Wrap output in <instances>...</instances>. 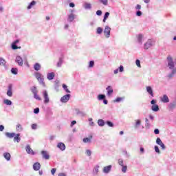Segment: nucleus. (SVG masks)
I'll return each instance as SVG.
<instances>
[{
	"mask_svg": "<svg viewBox=\"0 0 176 176\" xmlns=\"http://www.w3.org/2000/svg\"><path fill=\"white\" fill-rule=\"evenodd\" d=\"M123 71H124V68L123 67V66L120 65L119 67V72H123Z\"/></svg>",
	"mask_w": 176,
	"mask_h": 176,
	"instance_id": "nucleus-57",
	"label": "nucleus"
},
{
	"mask_svg": "<svg viewBox=\"0 0 176 176\" xmlns=\"http://www.w3.org/2000/svg\"><path fill=\"white\" fill-rule=\"evenodd\" d=\"M6 137H8V138H14L16 135V133H9V132H7L6 133Z\"/></svg>",
	"mask_w": 176,
	"mask_h": 176,
	"instance_id": "nucleus-20",
	"label": "nucleus"
},
{
	"mask_svg": "<svg viewBox=\"0 0 176 176\" xmlns=\"http://www.w3.org/2000/svg\"><path fill=\"white\" fill-rule=\"evenodd\" d=\"M96 14H97V16H101V14H102V11H101V10H98V11L96 12Z\"/></svg>",
	"mask_w": 176,
	"mask_h": 176,
	"instance_id": "nucleus-59",
	"label": "nucleus"
},
{
	"mask_svg": "<svg viewBox=\"0 0 176 176\" xmlns=\"http://www.w3.org/2000/svg\"><path fill=\"white\" fill-rule=\"evenodd\" d=\"M56 168H52V169L51 170L52 175H54V174H56Z\"/></svg>",
	"mask_w": 176,
	"mask_h": 176,
	"instance_id": "nucleus-60",
	"label": "nucleus"
},
{
	"mask_svg": "<svg viewBox=\"0 0 176 176\" xmlns=\"http://www.w3.org/2000/svg\"><path fill=\"white\" fill-rule=\"evenodd\" d=\"M98 100L99 101H102V100H105V95H104V94H99L98 96Z\"/></svg>",
	"mask_w": 176,
	"mask_h": 176,
	"instance_id": "nucleus-33",
	"label": "nucleus"
},
{
	"mask_svg": "<svg viewBox=\"0 0 176 176\" xmlns=\"http://www.w3.org/2000/svg\"><path fill=\"white\" fill-rule=\"evenodd\" d=\"M57 147L60 149V151H65V144L63 142L58 143Z\"/></svg>",
	"mask_w": 176,
	"mask_h": 176,
	"instance_id": "nucleus-17",
	"label": "nucleus"
},
{
	"mask_svg": "<svg viewBox=\"0 0 176 176\" xmlns=\"http://www.w3.org/2000/svg\"><path fill=\"white\" fill-rule=\"evenodd\" d=\"M11 72H12V74H13L14 75H17V72H18L17 68H14V67L12 68V69H11Z\"/></svg>",
	"mask_w": 176,
	"mask_h": 176,
	"instance_id": "nucleus-38",
	"label": "nucleus"
},
{
	"mask_svg": "<svg viewBox=\"0 0 176 176\" xmlns=\"http://www.w3.org/2000/svg\"><path fill=\"white\" fill-rule=\"evenodd\" d=\"M146 90L147 92L148 93V94H150V96H151V97H153V90L152 89V87H146Z\"/></svg>",
	"mask_w": 176,
	"mask_h": 176,
	"instance_id": "nucleus-21",
	"label": "nucleus"
},
{
	"mask_svg": "<svg viewBox=\"0 0 176 176\" xmlns=\"http://www.w3.org/2000/svg\"><path fill=\"white\" fill-rule=\"evenodd\" d=\"M21 140V138H20V133L16 134V135H15V137H14V141L16 142H20V141Z\"/></svg>",
	"mask_w": 176,
	"mask_h": 176,
	"instance_id": "nucleus-29",
	"label": "nucleus"
},
{
	"mask_svg": "<svg viewBox=\"0 0 176 176\" xmlns=\"http://www.w3.org/2000/svg\"><path fill=\"white\" fill-rule=\"evenodd\" d=\"M151 109L154 112H157V111H159V105H157V104H153L152 107H151Z\"/></svg>",
	"mask_w": 176,
	"mask_h": 176,
	"instance_id": "nucleus-25",
	"label": "nucleus"
},
{
	"mask_svg": "<svg viewBox=\"0 0 176 176\" xmlns=\"http://www.w3.org/2000/svg\"><path fill=\"white\" fill-rule=\"evenodd\" d=\"M98 124L100 127H102V126L105 125V122L104 121V120L100 119V120H98Z\"/></svg>",
	"mask_w": 176,
	"mask_h": 176,
	"instance_id": "nucleus-28",
	"label": "nucleus"
},
{
	"mask_svg": "<svg viewBox=\"0 0 176 176\" xmlns=\"http://www.w3.org/2000/svg\"><path fill=\"white\" fill-rule=\"evenodd\" d=\"M135 64L137 65V67H139V68H141V62L140 61V60H136L135 61Z\"/></svg>",
	"mask_w": 176,
	"mask_h": 176,
	"instance_id": "nucleus-45",
	"label": "nucleus"
},
{
	"mask_svg": "<svg viewBox=\"0 0 176 176\" xmlns=\"http://www.w3.org/2000/svg\"><path fill=\"white\" fill-rule=\"evenodd\" d=\"M71 98V94H66L60 98L62 102H68Z\"/></svg>",
	"mask_w": 176,
	"mask_h": 176,
	"instance_id": "nucleus-6",
	"label": "nucleus"
},
{
	"mask_svg": "<svg viewBox=\"0 0 176 176\" xmlns=\"http://www.w3.org/2000/svg\"><path fill=\"white\" fill-rule=\"evenodd\" d=\"M122 173H126V171H127V166H122Z\"/></svg>",
	"mask_w": 176,
	"mask_h": 176,
	"instance_id": "nucleus-51",
	"label": "nucleus"
},
{
	"mask_svg": "<svg viewBox=\"0 0 176 176\" xmlns=\"http://www.w3.org/2000/svg\"><path fill=\"white\" fill-rule=\"evenodd\" d=\"M43 97L44 98V104H49V94H47V91H43Z\"/></svg>",
	"mask_w": 176,
	"mask_h": 176,
	"instance_id": "nucleus-4",
	"label": "nucleus"
},
{
	"mask_svg": "<svg viewBox=\"0 0 176 176\" xmlns=\"http://www.w3.org/2000/svg\"><path fill=\"white\" fill-rule=\"evenodd\" d=\"M37 127H38V125L36 124H32V130H36Z\"/></svg>",
	"mask_w": 176,
	"mask_h": 176,
	"instance_id": "nucleus-53",
	"label": "nucleus"
},
{
	"mask_svg": "<svg viewBox=\"0 0 176 176\" xmlns=\"http://www.w3.org/2000/svg\"><path fill=\"white\" fill-rule=\"evenodd\" d=\"M76 17V15L74 14H70L68 16V21H69L70 23H72V21L73 20H75V18Z\"/></svg>",
	"mask_w": 176,
	"mask_h": 176,
	"instance_id": "nucleus-19",
	"label": "nucleus"
},
{
	"mask_svg": "<svg viewBox=\"0 0 176 176\" xmlns=\"http://www.w3.org/2000/svg\"><path fill=\"white\" fill-rule=\"evenodd\" d=\"M142 39H144V35L140 34L138 35V41L142 45Z\"/></svg>",
	"mask_w": 176,
	"mask_h": 176,
	"instance_id": "nucleus-27",
	"label": "nucleus"
},
{
	"mask_svg": "<svg viewBox=\"0 0 176 176\" xmlns=\"http://www.w3.org/2000/svg\"><path fill=\"white\" fill-rule=\"evenodd\" d=\"M35 5H36V1H32L29 6H28L27 9L30 10V9H32L33 6H35Z\"/></svg>",
	"mask_w": 176,
	"mask_h": 176,
	"instance_id": "nucleus-26",
	"label": "nucleus"
},
{
	"mask_svg": "<svg viewBox=\"0 0 176 176\" xmlns=\"http://www.w3.org/2000/svg\"><path fill=\"white\" fill-rule=\"evenodd\" d=\"M34 69L35 71H39L41 69V65L39 63L34 64Z\"/></svg>",
	"mask_w": 176,
	"mask_h": 176,
	"instance_id": "nucleus-32",
	"label": "nucleus"
},
{
	"mask_svg": "<svg viewBox=\"0 0 176 176\" xmlns=\"http://www.w3.org/2000/svg\"><path fill=\"white\" fill-rule=\"evenodd\" d=\"M62 65H63V58H60L57 63V67H61Z\"/></svg>",
	"mask_w": 176,
	"mask_h": 176,
	"instance_id": "nucleus-40",
	"label": "nucleus"
},
{
	"mask_svg": "<svg viewBox=\"0 0 176 176\" xmlns=\"http://www.w3.org/2000/svg\"><path fill=\"white\" fill-rule=\"evenodd\" d=\"M107 124L109 125V127H113V123L111 121H107Z\"/></svg>",
	"mask_w": 176,
	"mask_h": 176,
	"instance_id": "nucleus-52",
	"label": "nucleus"
},
{
	"mask_svg": "<svg viewBox=\"0 0 176 176\" xmlns=\"http://www.w3.org/2000/svg\"><path fill=\"white\" fill-rule=\"evenodd\" d=\"M93 138V136H90L89 138H85L82 141L85 144L91 142V139Z\"/></svg>",
	"mask_w": 176,
	"mask_h": 176,
	"instance_id": "nucleus-23",
	"label": "nucleus"
},
{
	"mask_svg": "<svg viewBox=\"0 0 176 176\" xmlns=\"http://www.w3.org/2000/svg\"><path fill=\"white\" fill-rule=\"evenodd\" d=\"M167 60L168 68L170 69H174V61H173V58H171V56H168Z\"/></svg>",
	"mask_w": 176,
	"mask_h": 176,
	"instance_id": "nucleus-3",
	"label": "nucleus"
},
{
	"mask_svg": "<svg viewBox=\"0 0 176 176\" xmlns=\"http://www.w3.org/2000/svg\"><path fill=\"white\" fill-rule=\"evenodd\" d=\"M47 78L48 80H53L54 78V73H49L47 74Z\"/></svg>",
	"mask_w": 176,
	"mask_h": 176,
	"instance_id": "nucleus-22",
	"label": "nucleus"
},
{
	"mask_svg": "<svg viewBox=\"0 0 176 176\" xmlns=\"http://www.w3.org/2000/svg\"><path fill=\"white\" fill-rule=\"evenodd\" d=\"M136 16H142V12L140 10L136 12Z\"/></svg>",
	"mask_w": 176,
	"mask_h": 176,
	"instance_id": "nucleus-58",
	"label": "nucleus"
},
{
	"mask_svg": "<svg viewBox=\"0 0 176 176\" xmlns=\"http://www.w3.org/2000/svg\"><path fill=\"white\" fill-rule=\"evenodd\" d=\"M154 148H155V152H156L157 153L160 154V150L159 149V146H155Z\"/></svg>",
	"mask_w": 176,
	"mask_h": 176,
	"instance_id": "nucleus-49",
	"label": "nucleus"
},
{
	"mask_svg": "<svg viewBox=\"0 0 176 176\" xmlns=\"http://www.w3.org/2000/svg\"><path fill=\"white\" fill-rule=\"evenodd\" d=\"M3 103L6 104V105H12V101L8 99H5Z\"/></svg>",
	"mask_w": 176,
	"mask_h": 176,
	"instance_id": "nucleus-34",
	"label": "nucleus"
},
{
	"mask_svg": "<svg viewBox=\"0 0 176 176\" xmlns=\"http://www.w3.org/2000/svg\"><path fill=\"white\" fill-rule=\"evenodd\" d=\"M161 101L164 104H167V102H170V99L167 95H164L163 97L161 98Z\"/></svg>",
	"mask_w": 176,
	"mask_h": 176,
	"instance_id": "nucleus-11",
	"label": "nucleus"
},
{
	"mask_svg": "<svg viewBox=\"0 0 176 176\" xmlns=\"http://www.w3.org/2000/svg\"><path fill=\"white\" fill-rule=\"evenodd\" d=\"M89 68H93V67H94V60H91L89 62Z\"/></svg>",
	"mask_w": 176,
	"mask_h": 176,
	"instance_id": "nucleus-48",
	"label": "nucleus"
},
{
	"mask_svg": "<svg viewBox=\"0 0 176 176\" xmlns=\"http://www.w3.org/2000/svg\"><path fill=\"white\" fill-rule=\"evenodd\" d=\"M111 168H112V166H111V165L104 167L103 173H104L105 174H108V173H109V171H111Z\"/></svg>",
	"mask_w": 176,
	"mask_h": 176,
	"instance_id": "nucleus-16",
	"label": "nucleus"
},
{
	"mask_svg": "<svg viewBox=\"0 0 176 176\" xmlns=\"http://www.w3.org/2000/svg\"><path fill=\"white\" fill-rule=\"evenodd\" d=\"M106 90L107 91V96L109 97L111 95H112V93H113V89H112V87L108 86L106 88Z\"/></svg>",
	"mask_w": 176,
	"mask_h": 176,
	"instance_id": "nucleus-15",
	"label": "nucleus"
},
{
	"mask_svg": "<svg viewBox=\"0 0 176 176\" xmlns=\"http://www.w3.org/2000/svg\"><path fill=\"white\" fill-rule=\"evenodd\" d=\"M123 100V98H117L115 100L114 102H120V101H122Z\"/></svg>",
	"mask_w": 176,
	"mask_h": 176,
	"instance_id": "nucleus-50",
	"label": "nucleus"
},
{
	"mask_svg": "<svg viewBox=\"0 0 176 176\" xmlns=\"http://www.w3.org/2000/svg\"><path fill=\"white\" fill-rule=\"evenodd\" d=\"M84 8L85 9H91V4H90L89 3H85L84 4Z\"/></svg>",
	"mask_w": 176,
	"mask_h": 176,
	"instance_id": "nucleus-35",
	"label": "nucleus"
},
{
	"mask_svg": "<svg viewBox=\"0 0 176 176\" xmlns=\"http://www.w3.org/2000/svg\"><path fill=\"white\" fill-rule=\"evenodd\" d=\"M34 97L36 100H38V101H41V97H39V95L38 94H34Z\"/></svg>",
	"mask_w": 176,
	"mask_h": 176,
	"instance_id": "nucleus-43",
	"label": "nucleus"
},
{
	"mask_svg": "<svg viewBox=\"0 0 176 176\" xmlns=\"http://www.w3.org/2000/svg\"><path fill=\"white\" fill-rule=\"evenodd\" d=\"M3 157H5V159H6V160H8L9 162V160H10V153H3Z\"/></svg>",
	"mask_w": 176,
	"mask_h": 176,
	"instance_id": "nucleus-31",
	"label": "nucleus"
},
{
	"mask_svg": "<svg viewBox=\"0 0 176 176\" xmlns=\"http://www.w3.org/2000/svg\"><path fill=\"white\" fill-rule=\"evenodd\" d=\"M86 153H87V156H91V151H90V150H87Z\"/></svg>",
	"mask_w": 176,
	"mask_h": 176,
	"instance_id": "nucleus-54",
	"label": "nucleus"
},
{
	"mask_svg": "<svg viewBox=\"0 0 176 176\" xmlns=\"http://www.w3.org/2000/svg\"><path fill=\"white\" fill-rule=\"evenodd\" d=\"M141 126V120H135V129H138Z\"/></svg>",
	"mask_w": 176,
	"mask_h": 176,
	"instance_id": "nucleus-24",
	"label": "nucleus"
},
{
	"mask_svg": "<svg viewBox=\"0 0 176 176\" xmlns=\"http://www.w3.org/2000/svg\"><path fill=\"white\" fill-rule=\"evenodd\" d=\"M74 124H76V121H75V120H74L71 122V124H70L71 127H73Z\"/></svg>",
	"mask_w": 176,
	"mask_h": 176,
	"instance_id": "nucleus-62",
	"label": "nucleus"
},
{
	"mask_svg": "<svg viewBox=\"0 0 176 176\" xmlns=\"http://www.w3.org/2000/svg\"><path fill=\"white\" fill-rule=\"evenodd\" d=\"M26 152L29 155H35V152H34V150H32V148H31L30 145H27V146H26Z\"/></svg>",
	"mask_w": 176,
	"mask_h": 176,
	"instance_id": "nucleus-13",
	"label": "nucleus"
},
{
	"mask_svg": "<svg viewBox=\"0 0 176 176\" xmlns=\"http://www.w3.org/2000/svg\"><path fill=\"white\" fill-rule=\"evenodd\" d=\"M12 49H13V50H16V49H19V47H17L16 44H14V43H12Z\"/></svg>",
	"mask_w": 176,
	"mask_h": 176,
	"instance_id": "nucleus-46",
	"label": "nucleus"
},
{
	"mask_svg": "<svg viewBox=\"0 0 176 176\" xmlns=\"http://www.w3.org/2000/svg\"><path fill=\"white\" fill-rule=\"evenodd\" d=\"M176 72V68L175 69H173L171 72V74H170L168 76V78H173V76H174V74H175Z\"/></svg>",
	"mask_w": 176,
	"mask_h": 176,
	"instance_id": "nucleus-41",
	"label": "nucleus"
},
{
	"mask_svg": "<svg viewBox=\"0 0 176 176\" xmlns=\"http://www.w3.org/2000/svg\"><path fill=\"white\" fill-rule=\"evenodd\" d=\"M33 169L34 171H39L41 170V164L39 162H36L33 164Z\"/></svg>",
	"mask_w": 176,
	"mask_h": 176,
	"instance_id": "nucleus-10",
	"label": "nucleus"
},
{
	"mask_svg": "<svg viewBox=\"0 0 176 176\" xmlns=\"http://www.w3.org/2000/svg\"><path fill=\"white\" fill-rule=\"evenodd\" d=\"M15 62L17 63V64L20 66L22 67L23 65V58H21L20 56H17L16 57Z\"/></svg>",
	"mask_w": 176,
	"mask_h": 176,
	"instance_id": "nucleus-9",
	"label": "nucleus"
},
{
	"mask_svg": "<svg viewBox=\"0 0 176 176\" xmlns=\"http://www.w3.org/2000/svg\"><path fill=\"white\" fill-rule=\"evenodd\" d=\"M63 87L64 90L66 91V93H71L69 89H68V87L65 84L63 85Z\"/></svg>",
	"mask_w": 176,
	"mask_h": 176,
	"instance_id": "nucleus-39",
	"label": "nucleus"
},
{
	"mask_svg": "<svg viewBox=\"0 0 176 176\" xmlns=\"http://www.w3.org/2000/svg\"><path fill=\"white\" fill-rule=\"evenodd\" d=\"M104 35L105 38H109L111 36V28L106 26L104 30Z\"/></svg>",
	"mask_w": 176,
	"mask_h": 176,
	"instance_id": "nucleus-5",
	"label": "nucleus"
},
{
	"mask_svg": "<svg viewBox=\"0 0 176 176\" xmlns=\"http://www.w3.org/2000/svg\"><path fill=\"white\" fill-rule=\"evenodd\" d=\"M34 76L37 79L38 82H39L40 85H43V87H45V86H46V85L45 84V78H44L43 75H42V74H41L38 72H35Z\"/></svg>",
	"mask_w": 176,
	"mask_h": 176,
	"instance_id": "nucleus-1",
	"label": "nucleus"
},
{
	"mask_svg": "<svg viewBox=\"0 0 176 176\" xmlns=\"http://www.w3.org/2000/svg\"><path fill=\"white\" fill-rule=\"evenodd\" d=\"M108 17H109V12H106L104 16L103 23H105V21H107V19H108Z\"/></svg>",
	"mask_w": 176,
	"mask_h": 176,
	"instance_id": "nucleus-37",
	"label": "nucleus"
},
{
	"mask_svg": "<svg viewBox=\"0 0 176 176\" xmlns=\"http://www.w3.org/2000/svg\"><path fill=\"white\" fill-rule=\"evenodd\" d=\"M7 96L8 97H13V91H12V85L8 86V89L7 91Z\"/></svg>",
	"mask_w": 176,
	"mask_h": 176,
	"instance_id": "nucleus-14",
	"label": "nucleus"
},
{
	"mask_svg": "<svg viewBox=\"0 0 176 176\" xmlns=\"http://www.w3.org/2000/svg\"><path fill=\"white\" fill-rule=\"evenodd\" d=\"M16 131H18L19 133L23 131V126H21V124H18L16 126Z\"/></svg>",
	"mask_w": 176,
	"mask_h": 176,
	"instance_id": "nucleus-30",
	"label": "nucleus"
},
{
	"mask_svg": "<svg viewBox=\"0 0 176 176\" xmlns=\"http://www.w3.org/2000/svg\"><path fill=\"white\" fill-rule=\"evenodd\" d=\"M136 10H140L141 9V5L138 4L135 7Z\"/></svg>",
	"mask_w": 176,
	"mask_h": 176,
	"instance_id": "nucleus-61",
	"label": "nucleus"
},
{
	"mask_svg": "<svg viewBox=\"0 0 176 176\" xmlns=\"http://www.w3.org/2000/svg\"><path fill=\"white\" fill-rule=\"evenodd\" d=\"M118 164H120V166H123V160L122 159H120L118 160Z\"/></svg>",
	"mask_w": 176,
	"mask_h": 176,
	"instance_id": "nucleus-55",
	"label": "nucleus"
},
{
	"mask_svg": "<svg viewBox=\"0 0 176 176\" xmlns=\"http://www.w3.org/2000/svg\"><path fill=\"white\" fill-rule=\"evenodd\" d=\"M34 113H39V108H36L34 109Z\"/></svg>",
	"mask_w": 176,
	"mask_h": 176,
	"instance_id": "nucleus-56",
	"label": "nucleus"
},
{
	"mask_svg": "<svg viewBox=\"0 0 176 176\" xmlns=\"http://www.w3.org/2000/svg\"><path fill=\"white\" fill-rule=\"evenodd\" d=\"M154 133H155V134H159V133H160V131H159L158 129H155L154 130Z\"/></svg>",
	"mask_w": 176,
	"mask_h": 176,
	"instance_id": "nucleus-63",
	"label": "nucleus"
},
{
	"mask_svg": "<svg viewBox=\"0 0 176 176\" xmlns=\"http://www.w3.org/2000/svg\"><path fill=\"white\" fill-rule=\"evenodd\" d=\"M156 144H157V145H160V146H161L162 149H163V150L166 149V146L164 145V144L163 143V142L162 141L160 138H157Z\"/></svg>",
	"mask_w": 176,
	"mask_h": 176,
	"instance_id": "nucleus-7",
	"label": "nucleus"
},
{
	"mask_svg": "<svg viewBox=\"0 0 176 176\" xmlns=\"http://www.w3.org/2000/svg\"><path fill=\"white\" fill-rule=\"evenodd\" d=\"M58 176H67L65 173H59Z\"/></svg>",
	"mask_w": 176,
	"mask_h": 176,
	"instance_id": "nucleus-64",
	"label": "nucleus"
},
{
	"mask_svg": "<svg viewBox=\"0 0 176 176\" xmlns=\"http://www.w3.org/2000/svg\"><path fill=\"white\" fill-rule=\"evenodd\" d=\"M0 65L4 67L6 69H8V66L6 65V60L3 58H0Z\"/></svg>",
	"mask_w": 176,
	"mask_h": 176,
	"instance_id": "nucleus-12",
	"label": "nucleus"
},
{
	"mask_svg": "<svg viewBox=\"0 0 176 176\" xmlns=\"http://www.w3.org/2000/svg\"><path fill=\"white\" fill-rule=\"evenodd\" d=\"M41 155L43 156V159H45V160H49L50 159V155H49V153L46 151H42Z\"/></svg>",
	"mask_w": 176,
	"mask_h": 176,
	"instance_id": "nucleus-8",
	"label": "nucleus"
},
{
	"mask_svg": "<svg viewBox=\"0 0 176 176\" xmlns=\"http://www.w3.org/2000/svg\"><path fill=\"white\" fill-rule=\"evenodd\" d=\"M32 92L33 93V94H38V90H36V87H33L32 89Z\"/></svg>",
	"mask_w": 176,
	"mask_h": 176,
	"instance_id": "nucleus-47",
	"label": "nucleus"
},
{
	"mask_svg": "<svg viewBox=\"0 0 176 176\" xmlns=\"http://www.w3.org/2000/svg\"><path fill=\"white\" fill-rule=\"evenodd\" d=\"M99 2H100V3H102V5H104V6H108V0H99Z\"/></svg>",
	"mask_w": 176,
	"mask_h": 176,
	"instance_id": "nucleus-36",
	"label": "nucleus"
},
{
	"mask_svg": "<svg viewBox=\"0 0 176 176\" xmlns=\"http://www.w3.org/2000/svg\"><path fill=\"white\" fill-rule=\"evenodd\" d=\"M76 115H78L79 116H86V113L78 109H76Z\"/></svg>",
	"mask_w": 176,
	"mask_h": 176,
	"instance_id": "nucleus-18",
	"label": "nucleus"
},
{
	"mask_svg": "<svg viewBox=\"0 0 176 176\" xmlns=\"http://www.w3.org/2000/svg\"><path fill=\"white\" fill-rule=\"evenodd\" d=\"M97 34H98L99 35L102 34V28L100 27H98L97 28Z\"/></svg>",
	"mask_w": 176,
	"mask_h": 176,
	"instance_id": "nucleus-42",
	"label": "nucleus"
},
{
	"mask_svg": "<svg viewBox=\"0 0 176 176\" xmlns=\"http://www.w3.org/2000/svg\"><path fill=\"white\" fill-rule=\"evenodd\" d=\"M153 45V41H152V39H148L147 42L144 43V49H145V50H148V49H149V47H152Z\"/></svg>",
	"mask_w": 176,
	"mask_h": 176,
	"instance_id": "nucleus-2",
	"label": "nucleus"
},
{
	"mask_svg": "<svg viewBox=\"0 0 176 176\" xmlns=\"http://www.w3.org/2000/svg\"><path fill=\"white\" fill-rule=\"evenodd\" d=\"M98 168H100V166H96L94 168V174L98 173Z\"/></svg>",
	"mask_w": 176,
	"mask_h": 176,
	"instance_id": "nucleus-44",
	"label": "nucleus"
}]
</instances>
